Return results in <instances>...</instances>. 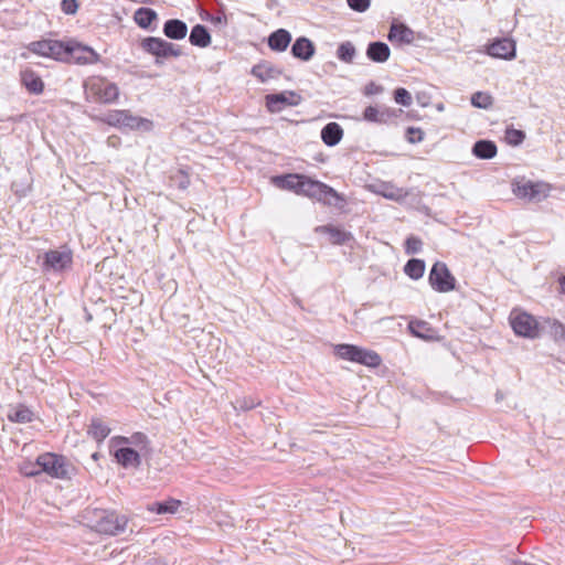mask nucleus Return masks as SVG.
Wrapping results in <instances>:
<instances>
[{
    "instance_id": "f257e3e1",
    "label": "nucleus",
    "mask_w": 565,
    "mask_h": 565,
    "mask_svg": "<svg viewBox=\"0 0 565 565\" xmlns=\"http://www.w3.org/2000/svg\"><path fill=\"white\" fill-rule=\"evenodd\" d=\"M85 518L90 522L92 527L107 535L122 533L127 525L125 515H119L115 511L109 510L88 509L86 510Z\"/></svg>"
},
{
    "instance_id": "f03ea898",
    "label": "nucleus",
    "mask_w": 565,
    "mask_h": 565,
    "mask_svg": "<svg viewBox=\"0 0 565 565\" xmlns=\"http://www.w3.org/2000/svg\"><path fill=\"white\" fill-rule=\"evenodd\" d=\"M38 467L41 468L38 470V477L44 472L55 479L71 480L76 475L75 466L65 456L54 452L38 456Z\"/></svg>"
},
{
    "instance_id": "7ed1b4c3",
    "label": "nucleus",
    "mask_w": 565,
    "mask_h": 565,
    "mask_svg": "<svg viewBox=\"0 0 565 565\" xmlns=\"http://www.w3.org/2000/svg\"><path fill=\"white\" fill-rule=\"evenodd\" d=\"M86 99L110 104L118 99L119 88L115 83L102 76H92L84 82Z\"/></svg>"
},
{
    "instance_id": "20e7f679",
    "label": "nucleus",
    "mask_w": 565,
    "mask_h": 565,
    "mask_svg": "<svg viewBox=\"0 0 565 565\" xmlns=\"http://www.w3.org/2000/svg\"><path fill=\"white\" fill-rule=\"evenodd\" d=\"M73 252L67 246L44 253L41 269L44 274L61 275L72 268Z\"/></svg>"
},
{
    "instance_id": "39448f33",
    "label": "nucleus",
    "mask_w": 565,
    "mask_h": 565,
    "mask_svg": "<svg viewBox=\"0 0 565 565\" xmlns=\"http://www.w3.org/2000/svg\"><path fill=\"white\" fill-rule=\"evenodd\" d=\"M334 351L340 359L356 362L365 366L377 367L382 363V358L375 351L353 344H338Z\"/></svg>"
},
{
    "instance_id": "423d86ee",
    "label": "nucleus",
    "mask_w": 565,
    "mask_h": 565,
    "mask_svg": "<svg viewBox=\"0 0 565 565\" xmlns=\"http://www.w3.org/2000/svg\"><path fill=\"white\" fill-rule=\"evenodd\" d=\"M140 46L145 52L154 55L157 63H159V58L179 57L182 55V51L178 45L161 38H145Z\"/></svg>"
},
{
    "instance_id": "0eeeda50",
    "label": "nucleus",
    "mask_w": 565,
    "mask_h": 565,
    "mask_svg": "<svg viewBox=\"0 0 565 565\" xmlns=\"http://www.w3.org/2000/svg\"><path fill=\"white\" fill-rule=\"evenodd\" d=\"M428 279L431 287L438 292H448L455 289L456 279L445 263H435Z\"/></svg>"
},
{
    "instance_id": "6e6552de",
    "label": "nucleus",
    "mask_w": 565,
    "mask_h": 565,
    "mask_svg": "<svg viewBox=\"0 0 565 565\" xmlns=\"http://www.w3.org/2000/svg\"><path fill=\"white\" fill-rule=\"evenodd\" d=\"M513 331L521 337L534 339L540 335L541 326L526 312L512 313L510 318Z\"/></svg>"
},
{
    "instance_id": "1a4fd4ad",
    "label": "nucleus",
    "mask_w": 565,
    "mask_h": 565,
    "mask_svg": "<svg viewBox=\"0 0 565 565\" xmlns=\"http://www.w3.org/2000/svg\"><path fill=\"white\" fill-rule=\"evenodd\" d=\"M514 194L521 199L540 202L548 196L550 185L544 182H531L516 184L513 189Z\"/></svg>"
},
{
    "instance_id": "9d476101",
    "label": "nucleus",
    "mask_w": 565,
    "mask_h": 565,
    "mask_svg": "<svg viewBox=\"0 0 565 565\" xmlns=\"http://www.w3.org/2000/svg\"><path fill=\"white\" fill-rule=\"evenodd\" d=\"M265 99L268 111L273 114L281 111L286 106H298L302 100L301 96L294 90L269 94Z\"/></svg>"
},
{
    "instance_id": "9b49d317",
    "label": "nucleus",
    "mask_w": 565,
    "mask_h": 565,
    "mask_svg": "<svg viewBox=\"0 0 565 565\" xmlns=\"http://www.w3.org/2000/svg\"><path fill=\"white\" fill-rule=\"evenodd\" d=\"M99 58V54L92 47L79 43H68L67 58L65 62L85 65L97 63Z\"/></svg>"
},
{
    "instance_id": "f8f14e48",
    "label": "nucleus",
    "mask_w": 565,
    "mask_h": 565,
    "mask_svg": "<svg viewBox=\"0 0 565 565\" xmlns=\"http://www.w3.org/2000/svg\"><path fill=\"white\" fill-rule=\"evenodd\" d=\"M68 43L56 40H42L38 41V55L51 57L55 61L65 62L67 58Z\"/></svg>"
},
{
    "instance_id": "ddd939ff",
    "label": "nucleus",
    "mask_w": 565,
    "mask_h": 565,
    "mask_svg": "<svg viewBox=\"0 0 565 565\" xmlns=\"http://www.w3.org/2000/svg\"><path fill=\"white\" fill-rule=\"evenodd\" d=\"M488 54L498 58L512 60L515 57V42L508 38L495 40L488 46Z\"/></svg>"
},
{
    "instance_id": "4468645a",
    "label": "nucleus",
    "mask_w": 565,
    "mask_h": 565,
    "mask_svg": "<svg viewBox=\"0 0 565 565\" xmlns=\"http://www.w3.org/2000/svg\"><path fill=\"white\" fill-rule=\"evenodd\" d=\"M387 39L393 44H412L415 40V32L404 23H392Z\"/></svg>"
},
{
    "instance_id": "2eb2a0df",
    "label": "nucleus",
    "mask_w": 565,
    "mask_h": 565,
    "mask_svg": "<svg viewBox=\"0 0 565 565\" xmlns=\"http://www.w3.org/2000/svg\"><path fill=\"white\" fill-rule=\"evenodd\" d=\"M315 53L316 46L313 42L306 36L296 39L291 45V54L295 58L307 62L313 57Z\"/></svg>"
},
{
    "instance_id": "dca6fc26",
    "label": "nucleus",
    "mask_w": 565,
    "mask_h": 565,
    "mask_svg": "<svg viewBox=\"0 0 565 565\" xmlns=\"http://www.w3.org/2000/svg\"><path fill=\"white\" fill-rule=\"evenodd\" d=\"M395 117V110L387 107L367 106L363 111L364 120L375 124H387Z\"/></svg>"
},
{
    "instance_id": "f3484780",
    "label": "nucleus",
    "mask_w": 565,
    "mask_h": 565,
    "mask_svg": "<svg viewBox=\"0 0 565 565\" xmlns=\"http://www.w3.org/2000/svg\"><path fill=\"white\" fill-rule=\"evenodd\" d=\"M250 74L259 82L265 83L269 79L278 78L281 71L269 62H260L252 67Z\"/></svg>"
},
{
    "instance_id": "a211bd4d",
    "label": "nucleus",
    "mask_w": 565,
    "mask_h": 565,
    "mask_svg": "<svg viewBox=\"0 0 565 565\" xmlns=\"http://www.w3.org/2000/svg\"><path fill=\"white\" fill-rule=\"evenodd\" d=\"M115 458L124 468H138L141 463L140 455L130 447H122L116 450Z\"/></svg>"
},
{
    "instance_id": "6ab92c4d",
    "label": "nucleus",
    "mask_w": 565,
    "mask_h": 565,
    "mask_svg": "<svg viewBox=\"0 0 565 565\" xmlns=\"http://www.w3.org/2000/svg\"><path fill=\"white\" fill-rule=\"evenodd\" d=\"M291 42V34L285 29H278L270 33L267 43L270 50L275 52H284Z\"/></svg>"
},
{
    "instance_id": "aec40b11",
    "label": "nucleus",
    "mask_w": 565,
    "mask_h": 565,
    "mask_svg": "<svg viewBox=\"0 0 565 565\" xmlns=\"http://www.w3.org/2000/svg\"><path fill=\"white\" fill-rule=\"evenodd\" d=\"M411 333L424 340H436L437 331L428 322L424 320H414L408 323Z\"/></svg>"
},
{
    "instance_id": "412c9836",
    "label": "nucleus",
    "mask_w": 565,
    "mask_h": 565,
    "mask_svg": "<svg viewBox=\"0 0 565 565\" xmlns=\"http://www.w3.org/2000/svg\"><path fill=\"white\" fill-rule=\"evenodd\" d=\"M317 233H324L329 235V241L334 245H342L352 238L351 233L345 232L333 225H321L316 227Z\"/></svg>"
},
{
    "instance_id": "4be33fe9",
    "label": "nucleus",
    "mask_w": 565,
    "mask_h": 565,
    "mask_svg": "<svg viewBox=\"0 0 565 565\" xmlns=\"http://www.w3.org/2000/svg\"><path fill=\"white\" fill-rule=\"evenodd\" d=\"M163 33L171 40H182L186 36L188 25L179 19H170L163 24Z\"/></svg>"
},
{
    "instance_id": "5701e85b",
    "label": "nucleus",
    "mask_w": 565,
    "mask_h": 565,
    "mask_svg": "<svg viewBox=\"0 0 565 565\" xmlns=\"http://www.w3.org/2000/svg\"><path fill=\"white\" fill-rule=\"evenodd\" d=\"M388 45L381 41L371 42L366 49V56L375 63H384L390 58Z\"/></svg>"
},
{
    "instance_id": "b1692460",
    "label": "nucleus",
    "mask_w": 565,
    "mask_h": 565,
    "mask_svg": "<svg viewBox=\"0 0 565 565\" xmlns=\"http://www.w3.org/2000/svg\"><path fill=\"white\" fill-rule=\"evenodd\" d=\"M343 137V129L338 122H329L321 130L322 141L329 146H337Z\"/></svg>"
},
{
    "instance_id": "393cba45",
    "label": "nucleus",
    "mask_w": 565,
    "mask_h": 565,
    "mask_svg": "<svg viewBox=\"0 0 565 565\" xmlns=\"http://www.w3.org/2000/svg\"><path fill=\"white\" fill-rule=\"evenodd\" d=\"M302 174H286V175H277L273 178V183L282 190H289L299 194L300 191V182L302 181Z\"/></svg>"
},
{
    "instance_id": "a878e982",
    "label": "nucleus",
    "mask_w": 565,
    "mask_h": 565,
    "mask_svg": "<svg viewBox=\"0 0 565 565\" xmlns=\"http://www.w3.org/2000/svg\"><path fill=\"white\" fill-rule=\"evenodd\" d=\"M324 183L318 180H313L307 175H303L302 181L300 182V195L308 196L310 199L318 200L319 195L321 194V191Z\"/></svg>"
},
{
    "instance_id": "bb28decb",
    "label": "nucleus",
    "mask_w": 565,
    "mask_h": 565,
    "mask_svg": "<svg viewBox=\"0 0 565 565\" xmlns=\"http://www.w3.org/2000/svg\"><path fill=\"white\" fill-rule=\"evenodd\" d=\"M324 189H322L321 194L318 198V202L323 203L328 206H334V207H342L345 203V199L343 195L338 193L333 188L326 184L323 185Z\"/></svg>"
},
{
    "instance_id": "cd10ccee",
    "label": "nucleus",
    "mask_w": 565,
    "mask_h": 565,
    "mask_svg": "<svg viewBox=\"0 0 565 565\" xmlns=\"http://www.w3.org/2000/svg\"><path fill=\"white\" fill-rule=\"evenodd\" d=\"M121 128L150 130L152 122L149 119L134 116L129 110H124Z\"/></svg>"
},
{
    "instance_id": "c85d7f7f",
    "label": "nucleus",
    "mask_w": 565,
    "mask_h": 565,
    "mask_svg": "<svg viewBox=\"0 0 565 565\" xmlns=\"http://www.w3.org/2000/svg\"><path fill=\"white\" fill-rule=\"evenodd\" d=\"M541 329L546 330L556 342L565 345V326L563 323L548 318L542 322Z\"/></svg>"
},
{
    "instance_id": "c756f323",
    "label": "nucleus",
    "mask_w": 565,
    "mask_h": 565,
    "mask_svg": "<svg viewBox=\"0 0 565 565\" xmlns=\"http://www.w3.org/2000/svg\"><path fill=\"white\" fill-rule=\"evenodd\" d=\"M189 40L192 45L199 47H206L211 44V35L206 26L202 24H196L192 28Z\"/></svg>"
},
{
    "instance_id": "7c9ffc66",
    "label": "nucleus",
    "mask_w": 565,
    "mask_h": 565,
    "mask_svg": "<svg viewBox=\"0 0 565 565\" xmlns=\"http://www.w3.org/2000/svg\"><path fill=\"white\" fill-rule=\"evenodd\" d=\"M497 151V145L491 140H479L472 147V153L479 159H492Z\"/></svg>"
},
{
    "instance_id": "2f4dec72",
    "label": "nucleus",
    "mask_w": 565,
    "mask_h": 565,
    "mask_svg": "<svg viewBox=\"0 0 565 565\" xmlns=\"http://www.w3.org/2000/svg\"><path fill=\"white\" fill-rule=\"evenodd\" d=\"M158 18L157 12L150 8H139L135 11L134 20L142 29H149Z\"/></svg>"
},
{
    "instance_id": "473e14b6",
    "label": "nucleus",
    "mask_w": 565,
    "mask_h": 565,
    "mask_svg": "<svg viewBox=\"0 0 565 565\" xmlns=\"http://www.w3.org/2000/svg\"><path fill=\"white\" fill-rule=\"evenodd\" d=\"M110 433V428L100 419L94 418L88 428V434L98 443L103 441Z\"/></svg>"
},
{
    "instance_id": "72a5a7b5",
    "label": "nucleus",
    "mask_w": 565,
    "mask_h": 565,
    "mask_svg": "<svg viewBox=\"0 0 565 565\" xmlns=\"http://www.w3.org/2000/svg\"><path fill=\"white\" fill-rule=\"evenodd\" d=\"M404 271L409 278L417 280L422 278L425 273V262L423 259L412 258L406 263Z\"/></svg>"
},
{
    "instance_id": "f704fd0d",
    "label": "nucleus",
    "mask_w": 565,
    "mask_h": 565,
    "mask_svg": "<svg viewBox=\"0 0 565 565\" xmlns=\"http://www.w3.org/2000/svg\"><path fill=\"white\" fill-rule=\"evenodd\" d=\"M181 505V501L170 499L164 502H154L150 505L149 510L158 514L175 513Z\"/></svg>"
},
{
    "instance_id": "c9c22d12",
    "label": "nucleus",
    "mask_w": 565,
    "mask_h": 565,
    "mask_svg": "<svg viewBox=\"0 0 565 565\" xmlns=\"http://www.w3.org/2000/svg\"><path fill=\"white\" fill-rule=\"evenodd\" d=\"M337 56L344 63H352L355 56L354 45L350 41L341 43L337 50Z\"/></svg>"
},
{
    "instance_id": "e433bc0d",
    "label": "nucleus",
    "mask_w": 565,
    "mask_h": 565,
    "mask_svg": "<svg viewBox=\"0 0 565 565\" xmlns=\"http://www.w3.org/2000/svg\"><path fill=\"white\" fill-rule=\"evenodd\" d=\"M8 417L12 422L30 423L33 417V412L24 406H19L13 412L9 413Z\"/></svg>"
},
{
    "instance_id": "4c0bfd02",
    "label": "nucleus",
    "mask_w": 565,
    "mask_h": 565,
    "mask_svg": "<svg viewBox=\"0 0 565 565\" xmlns=\"http://www.w3.org/2000/svg\"><path fill=\"white\" fill-rule=\"evenodd\" d=\"M471 104L477 108L488 109L493 104V97L484 92H477L471 96Z\"/></svg>"
},
{
    "instance_id": "58836bf2",
    "label": "nucleus",
    "mask_w": 565,
    "mask_h": 565,
    "mask_svg": "<svg viewBox=\"0 0 565 565\" xmlns=\"http://www.w3.org/2000/svg\"><path fill=\"white\" fill-rule=\"evenodd\" d=\"M505 139L508 143L512 146H519L523 142L525 139V134L522 130L514 129V128H508L505 130Z\"/></svg>"
},
{
    "instance_id": "ea45409f",
    "label": "nucleus",
    "mask_w": 565,
    "mask_h": 565,
    "mask_svg": "<svg viewBox=\"0 0 565 565\" xmlns=\"http://www.w3.org/2000/svg\"><path fill=\"white\" fill-rule=\"evenodd\" d=\"M260 405V401L253 396H245L243 398H238L235 402L234 407L241 411H249Z\"/></svg>"
},
{
    "instance_id": "a19ab883",
    "label": "nucleus",
    "mask_w": 565,
    "mask_h": 565,
    "mask_svg": "<svg viewBox=\"0 0 565 565\" xmlns=\"http://www.w3.org/2000/svg\"><path fill=\"white\" fill-rule=\"evenodd\" d=\"M171 181L175 186L181 190H186L190 185V178L184 170H178L173 175H171Z\"/></svg>"
},
{
    "instance_id": "79ce46f5",
    "label": "nucleus",
    "mask_w": 565,
    "mask_h": 565,
    "mask_svg": "<svg viewBox=\"0 0 565 565\" xmlns=\"http://www.w3.org/2000/svg\"><path fill=\"white\" fill-rule=\"evenodd\" d=\"M423 242L416 236H409L405 241V252L408 255H414L420 252Z\"/></svg>"
},
{
    "instance_id": "37998d69",
    "label": "nucleus",
    "mask_w": 565,
    "mask_h": 565,
    "mask_svg": "<svg viewBox=\"0 0 565 565\" xmlns=\"http://www.w3.org/2000/svg\"><path fill=\"white\" fill-rule=\"evenodd\" d=\"M394 99L397 104L405 106V107H408L412 104L411 93L403 87L395 89Z\"/></svg>"
},
{
    "instance_id": "c03bdc74",
    "label": "nucleus",
    "mask_w": 565,
    "mask_h": 565,
    "mask_svg": "<svg viewBox=\"0 0 565 565\" xmlns=\"http://www.w3.org/2000/svg\"><path fill=\"white\" fill-rule=\"evenodd\" d=\"M22 83L30 93H35V75L32 71L24 70L21 72Z\"/></svg>"
},
{
    "instance_id": "a18cd8bd",
    "label": "nucleus",
    "mask_w": 565,
    "mask_h": 565,
    "mask_svg": "<svg viewBox=\"0 0 565 565\" xmlns=\"http://www.w3.org/2000/svg\"><path fill=\"white\" fill-rule=\"evenodd\" d=\"M118 439H119V443H124V444L132 443L137 446L146 445L148 443L147 436L142 433H135L130 439L127 437H119Z\"/></svg>"
},
{
    "instance_id": "49530a36",
    "label": "nucleus",
    "mask_w": 565,
    "mask_h": 565,
    "mask_svg": "<svg viewBox=\"0 0 565 565\" xmlns=\"http://www.w3.org/2000/svg\"><path fill=\"white\" fill-rule=\"evenodd\" d=\"M124 110H111L106 116V122L108 125L121 128V120Z\"/></svg>"
},
{
    "instance_id": "de8ad7c7",
    "label": "nucleus",
    "mask_w": 565,
    "mask_h": 565,
    "mask_svg": "<svg viewBox=\"0 0 565 565\" xmlns=\"http://www.w3.org/2000/svg\"><path fill=\"white\" fill-rule=\"evenodd\" d=\"M406 138L411 143H417L423 140L424 132L420 128L409 127L406 131Z\"/></svg>"
},
{
    "instance_id": "09e8293b",
    "label": "nucleus",
    "mask_w": 565,
    "mask_h": 565,
    "mask_svg": "<svg viewBox=\"0 0 565 565\" xmlns=\"http://www.w3.org/2000/svg\"><path fill=\"white\" fill-rule=\"evenodd\" d=\"M78 1L77 0H62L61 10L65 14H75L78 10Z\"/></svg>"
},
{
    "instance_id": "8fccbe9b",
    "label": "nucleus",
    "mask_w": 565,
    "mask_h": 565,
    "mask_svg": "<svg viewBox=\"0 0 565 565\" xmlns=\"http://www.w3.org/2000/svg\"><path fill=\"white\" fill-rule=\"evenodd\" d=\"M349 7L356 12H364L370 7V0H347Z\"/></svg>"
},
{
    "instance_id": "3c124183",
    "label": "nucleus",
    "mask_w": 565,
    "mask_h": 565,
    "mask_svg": "<svg viewBox=\"0 0 565 565\" xmlns=\"http://www.w3.org/2000/svg\"><path fill=\"white\" fill-rule=\"evenodd\" d=\"M20 471L22 475L26 477H34L35 476V465L31 461H25L20 465Z\"/></svg>"
},
{
    "instance_id": "603ef678",
    "label": "nucleus",
    "mask_w": 565,
    "mask_h": 565,
    "mask_svg": "<svg viewBox=\"0 0 565 565\" xmlns=\"http://www.w3.org/2000/svg\"><path fill=\"white\" fill-rule=\"evenodd\" d=\"M382 92V87L374 84L373 82L367 84L365 86V90H364V94L365 95H374V94H379Z\"/></svg>"
},
{
    "instance_id": "864d4df0",
    "label": "nucleus",
    "mask_w": 565,
    "mask_h": 565,
    "mask_svg": "<svg viewBox=\"0 0 565 565\" xmlns=\"http://www.w3.org/2000/svg\"><path fill=\"white\" fill-rule=\"evenodd\" d=\"M84 319L86 322H89L93 319L92 313L86 308H84Z\"/></svg>"
},
{
    "instance_id": "5fc2aeb1",
    "label": "nucleus",
    "mask_w": 565,
    "mask_h": 565,
    "mask_svg": "<svg viewBox=\"0 0 565 565\" xmlns=\"http://www.w3.org/2000/svg\"><path fill=\"white\" fill-rule=\"evenodd\" d=\"M44 87L43 82L38 77V95L42 93Z\"/></svg>"
},
{
    "instance_id": "6e6d98bb",
    "label": "nucleus",
    "mask_w": 565,
    "mask_h": 565,
    "mask_svg": "<svg viewBox=\"0 0 565 565\" xmlns=\"http://www.w3.org/2000/svg\"><path fill=\"white\" fill-rule=\"evenodd\" d=\"M93 458L96 460L98 458V455L97 454H94L93 455Z\"/></svg>"
},
{
    "instance_id": "4d7b16f0",
    "label": "nucleus",
    "mask_w": 565,
    "mask_h": 565,
    "mask_svg": "<svg viewBox=\"0 0 565 565\" xmlns=\"http://www.w3.org/2000/svg\"><path fill=\"white\" fill-rule=\"evenodd\" d=\"M417 99L420 102L424 100V97L417 96Z\"/></svg>"
},
{
    "instance_id": "13d9d810",
    "label": "nucleus",
    "mask_w": 565,
    "mask_h": 565,
    "mask_svg": "<svg viewBox=\"0 0 565 565\" xmlns=\"http://www.w3.org/2000/svg\"><path fill=\"white\" fill-rule=\"evenodd\" d=\"M417 99L420 102L424 100V97L417 96Z\"/></svg>"
}]
</instances>
